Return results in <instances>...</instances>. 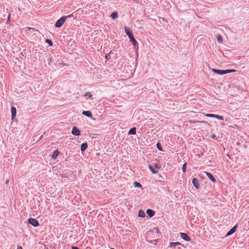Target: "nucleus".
Wrapping results in <instances>:
<instances>
[{"label": "nucleus", "mask_w": 249, "mask_h": 249, "mask_svg": "<svg viewBox=\"0 0 249 249\" xmlns=\"http://www.w3.org/2000/svg\"><path fill=\"white\" fill-rule=\"evenodd\" d=\"M125 34L127 35L130 39V41L132 43L133 46L136 47L138 45V43L133 36V34L131 29L128 27H125L124 28Z\"/></svg>", "instance_id": "f257e3e1"}, {"label": "nucleus", "mask_w": 249, "mask_h": 249, "mask_svg": "<svg viewBox=\"0 0 249 249\" xmlns=\"http://www.w3.org/2000/svg\"><path fill=\"white\" fill-rule=\"evenodd\" d=\"M235 71V70H218L216 69H212L213 72L219 75H224Z\"/></svg>", "instance_id": "f03ea898"}, {"label": "nucleus", "mask_w": 249, "mask_h": 249, "mask_svg": "<svg viewBox=\"0 0 249 249\" xmlns=\"http://www.w3.org/2000/svg\"><path fill=\"white\" fill-rule=\"evenodd\" d=\"M67 19V17H65L64 16H62L61 18H60L59 19H58L55 24L54 26L56 28H60L61 27L65 21H66Z\"/></svg>", "instance_id": "7ed1b4c3"}, {"label": "nucleus", "mask_w": 249, "mask_h": 249, "mask_svg": "<svg viewBox=\"0 0 249 249\" xmlns=\"http://www.w3.org/2000/svg\"><path fill=\"white\" fill-rule=\"evenodd\" d=\"M28 222L29 224L35 227H37L39 225L38 221L36 219L34 218H29L28 219Z\"/></svg>", "instance_id": "20e7f679"}, {"label": "nucleus", "mask_w": 249, "mask_h": 249, "mask_svg": "<svg viewBox=\"0 0 249 249\" xmlns=\"http://www.w3.org/2000/svg\"><path fill=\"white\" fill-rule=\"evenodd\" d=\"M71 133L72 135H73L75 136H78L80 135V134H81L80 131L75 126H74L72 127V129L71 130Z\"/></svg>", "instance_id": "39448f33"}, {"label": "nucleus", "mask_w": 249, "mask_h": 249, "mask_svg": "<svg viewBox=\"0 0 249 249\" xmlns=\"http://www.w3.org/2000/svg\"><path fill=\"white\" fill-rule=\"evenodd\" d=\"M145 238L146 241H147L149 243L153 244L154 245H157L159 241V239H152L151 238H150L148 236H146Z\"/></svg>", "instance_id": "423d86ee"}, {"label": "nucleus", "mask_w": 249, "mask_h": 249, "mask_svg": "<svg viewBox=\"0 0 249 249\" xmlns=\"http://www.w3.org/2000/svg\"><path fill=\"white\" fill-rule=\"evenodd\" d=\"M204 173H205L207 177L211 180V181H212L213 183L216 182L215 178L213 177V176L211 173L206 171H205Z\"/></svg>", "instance_id": "0eeeda50"}, {"label": "nucleus", "mask_w": 249, "mask_h": 249, "mask_svg": "<svg viewBox=\"0 0 249 249\" xmlns=\"http://www.w3.org/2000/svg\"><path fill=\"white\" fill-rule=\"evenodd\" d=\"M11 119L13 120L16 117L17 114V109L15 107H12L11 109Z\"/></svg>", "instance_id": "6e6552de"}, {"label": "nucleus", "mask_w": 249, "mask_h": 249, "mask_svg": "<svg viewBox=\"0 0 249 249\" xmlns=\"http://www.w3.org/2000/svg\"><path fill=\"white\" fill-rule=\"evenodd\" d=\"M192 183L196 189H199L200 186L198 183V180L196 178H193L192 180Z\"/></svg>", "instance_id": "1a4fd4ad"}, {"label": "nucleus", "mask_w": 249, "mask_h": 249, "mask_svg": "<svg viewBox=\"0 0 249 249\" xmlns=\"http://www.w3.org/2000/svg\"><path fill=\"white\" fill-rule=\"evenodd\" d=\"M146 213L150 217H153L155 214V212L150 209H147Z\"/></svg>", "instance_id": "9d476101"}, {"label": "nucleus", "mask_w": 249, "mask_h": 249, "mask_svg": "<svg viewBox=\"0 0 249 249\" xmlns=\"http://www.w3.org/2000/svg\"><path fill=\"white\" fill-rule=\"evenodd\" d=\"M179 245L183 246L179 242H170L169 243V245L168 246V248H174L176 247L177 246H179Z\"/></svg>", "instance_id": "9b49d317"}, {"label": "nucleus", "mask_w": 249, "mask_h": 249, "mask_svg": "<svg viewBox=\"0 0 249 249\" xmlns=\"http://www.w3.org/2000/svg\"><path fill=\"white\" fill-rule=\"evenodd\" d=\"M59 154H60V152L58 150V149L54 150L53 151V154L52 155V158L53 160H55Z\"/></svg>", "instance_id": "f8f14e48"}, {"label": "nucleus", "mask_w": 249, "mask_h": 249, "mask_svg": "<svg viewBox=\"0 0 249 249\" xmlns=\"http://www.w3.org/2000/svg\"><path fill=\"white\" fill-rule=\"evenodd\" d=\"M88 148V143L87 142H84L81 144L80 149L82 152L84 151Z\"/></svg>", "instance_id": "ddd939ff"}, {"label": "nucleus", "mask_w": 249, "mask_h": 249, "mask_svg": "<svg viewBox=\"0 0 249 249\" xmlns=\"http://www.w3.org/2000/svg\"><path fill=\"white\" fill-rule=\"evenodd\" d=\"M136 133V128L134 127L131 128L128 132V135H135Z\"/></svg>", "instance_id": "4468645a"}, {"label": "nucleus", "mask_w": 249, "mask_h": 249, "mask_svg": "<svg viewBox=\"0 0 249 249\" xmlns=\"http://www.w3.org/2000/svg\"><path fill=\"white\" fill-rule=\"evenodd\" d=\"M148 168L151 170L153 174H156L158 173V171L156 170L152 165L149 164Z\"/></svg>", "instance_id": "2eb2a0df"}, {"label": "nucleus", "mask_w": 249, "mask_h": 249, "mask_svg": "<svg viewBox=\"0 0 249 249\" xmlns=\"http://www.w3.org/2000/svg\"><path fill=\"white\" fill-rule=\"evenodd\" d=\"M82 114L89 118L92 117V113L90 111H83Z\"/></svg>", "instance_id": "dca6fc26"}, {"label": "nucleus", "mask_w": 249, "mask_h": 249, "mask_svg": "<svg viewBox=\"0 0 249 249\" xmlns=\"http://www.w3.org/2000/svg\"><path fill=\"white\" fill-rule=\"evenodd\" d=\"M237 227H238L237 224L235 225L229 231H228L226 233H234L235 232Z\"/></svg>", "instance_id": "f3484780"}, {"label": "nucleus", "mask_w": 249, "mask_h": 249, "mask_svg": "<svg viewBox=\"0 0 249 249\" xmlns=\"http://www.w3.org/2000/svg\"><path fill=\"white\" fill-rule=\"evenodd\" d=\"M181 237L186 241H189L190 238L189 237L188 234H180Z\"/></svg>", "instance_id": "a211bd4d"}, {"label": "nucleus", "mask_w": 249, "mask_h": 249, "mask_svg": "<svg viewBox=\"0 0 249 249\" xmlns=\"http://www.w3.org/2000/svg\"><path fill=\"white\" fill-rule=\"evenodd\" d=\"M110 17L113 19L117 18H118V13L117 12H112Z\"/></svg>", "instance_id": "6ab92c4d"}, {"label": "nucleus", "mask_w": 249, "mask_h": 249, "mask_svg": "<svg viewBox=\"0 0 249 249\" xmlns=\"http://www.w3.org/2000/svg\"><path fill=\"white\" fill-rule=\"evenodd\" d=\"M138 216L141 217H144L145 216V213L143 210H140L139 211Z\"/></svg>", "instance_id": "aec40b11"}, {"label": "nucleus", "mask_w": 249, "mask_h": 249, "mask_svg": "<svg viewBox=\"0 0 249 249\" xmlns=\"http://www.w3.org/2000/svg\"><path fill=\"white\" fill-rule=\"evenodd\" d=\"M84 96L86 98V99H92V95L91 92H87L85 94Z\"/></svg>", "instance_id": "412c9836"}, {"label": "nucleus", "mask_w": 249, "mask_h": 249, "mask_svg": "<svg viewBox=\"0 0 249 249\" xmlns=\"http://www.w3.org/2000/svg\"><path fill=\"white\" fill-rule=\"evenodd\" d=\"M216 38H217V41L220 43H222V42H223V38H222V37L221 36L218 35L217 36H216Z\"/></svg>", "instance_id": "4be33fe9"}, {"label": "nucleus", "mask_w": 249, "mask_h": 249, "mask_svg": "<svg viewBox=\"0 0 249 249\" xmlns=\"http://www.w3.org/2000/svg\"><path fill=\"white\" fill-rule=\"evenodd\" d=\"M157 148L160 151H163L164 150H163L162 148V146H161V143L160 142H157Z\"/></svg>", "instance_id": "5701e85b"}, {"label": "nucleus", "mask_w": 249, "mask_h": 249, "mask_svg": "<svg viewBox=\"0 0 249 249\" xmlns=\"http://www.w3.org/2000/svg\"><path fill=\"white\" fill-rule=\"evenodd\" d=\"M150 231H151L154 233L155 232L157 233H159L160 232L159 229L157 227L153 228V229L152 230H150Z\"/></svg>", "instance_id": "b1692460"}, {"label": "nucleus", "mask_w": 249, "mask_h": 249, "mask_svg": "<svg viewBox=\"0 0 249 249\" xmlns=\"http://www.w3.org/2000/svg\"><path fill=\"white\" fill-rule=\"evenodd\" d=\"M45 42L49 44V46H52L53 45V41L50 39H46Z\"/></svg>", "instance_id": "393cba45"}, {"label": "nucleus", "mask_w": 249, "mask_h": 249, "mask_svg": "<svg viewBox=\"0 0 249 249\" xmlns=\"http://www.w3.org/2000/svg\"><path fill=\"white\" fill-rule=\"evenodd\" d=\"M186 166H187V162L184 163L182 166V171L184 173H185L186 171V168H187Z\"/></svg>", "instance_id": "a878e982"}, {"label": "nucleus", "mask_w": 249, "mask_h": 249, "mask_svg": "<svg viewBox=\"0 0 249 249\" xmlns=\"http://www.w3.org/2000/svg\"><path fill=\"white\" fill-rule=\"evenodd\" d=\"M215 116L214 118L218 119V120H224V118H223V117L222 116H220V115H216V114H215Z\"/></svg>", "instance_id": "bb28decb"}, {"label": "nucleus", "mask_w": 249, "mask_h": 249, "mask_svg": "<svg viewBox=\"0 0 249 249\" xmlns=\"http://www.w3.org/2000/svg\"><path fill=\"white\" fill-rule=\"evenodd\" d=\"M134 184L135 187H141L142 186L141 183L136 181L134 183Z\"/></svg>", "instance_id": "cd10ccee"}, {"label": "nucleus", "mask_w": 249, "mask_h": 249, "mask_svg": "<svg viewBox=\"0 0 249 249\" xmlns=\"http://www.w3.org/2000/svg\"><path fill=\"white\" fill-rule=\"evenodd\" d=\"M205 115H206V116H207L208 117H210V118H214V117H215V114H214L208 113V114H206Z\"/></svg>", "instance_id": "c85d7f7f"}, {"label": "nucleus", "mask_w": 249, "mask_h": 249, "mask_svg": "<svg viewBox=\"0 0 249 249\" xmlns=\"http://www.w3.org/2000/svg\"><path fill=\"white\" fill-rule=\"evenodd\" d=\"M28 29L29 30H32L33 31V32H37L38 33H39V31H38V30L35 28H30L29 27L28 28Z\"/></svg>", "instance_id": "c756f323"}, {"label": "nucleus", "mask_w": 249, "mask_h": 249, "mask_svg": "<svg viewBox=\"0 0 249 249\" xmlns=\"http://www.w3.org/2000/svg\"><path fill=\"white\" fill-rule=\"evenodd\" d=\"M154 166L155 168L159 169L160 167L159 166V164L158 163L156 162L154 164Z\"/></svg>", "instance_id": "7c9ffc66"}, {"label": "nucleus", "mask_w": 249, "mask_h": 249, "mask_svg": "<svg viewBox=\"0 0 249 249\" xmlns=\"http://www.w3.org/2000/svg\"><path fill=\"white\" fill-rule=\"evenodd\" d=\"M110 55L109 54H106L105 55V58L107 59H110Z\"/></svg>", "instance_id": "2f4dec72"}, {"label": "nucleus", "mask_w": 249, "mask_h": 249, "mask_svg": "<svg viewBox=\"0 0 249 249\" xmlns=\"http://www.w3.org/2000/svg\"><path fill=\"white\" fill-rule=\"evenodd\" d=\"M65 17H67V18H70L72 17H73V14L68 15V16H64Z\"/></svg>", "instance_id": "473e14b6"}, {"label": "nucleus", "mask_w": 249, "mask_h": 249, "mask_svg": "<svg viewBox=\"0 0 249 249\" xmlns=\"http://www.w3.org/2000/svg\"><path fill=\"white\" fill-rule=\"evenodd\" d=\"M212 138H213V139H216V136H215L214 134H213V135H212Z\"/></svg>", "instance_id": "72a5a7b5"}, {"label": "nucleus", "mask_w": 249, "mask_h": 249, "mask_svg": "<svg viewBox=\"0 0 249 249\" xmlns=\"http://www.w3.org/2000/svg\"><path fill=\"white\" fill-rule=\"evenodd\" d=\"M17 249H22V248L21 246H18V247Z\"/></svg>", "instance_id": "f704fd0d"}, {"label": "nucleus", "mask_w": 249, "mask_h": 249, "mask_svg": "<svg viewBox=\"0 0 249 249\" xmlns=\"http://www.w3.org/2000/svg\"><path fill=\"white\" fill-rule=\"evenodd\" d=\"M230 235L231 234H226L225 237H226L227 236H228V235Z\"/></svg>", "instance_id": "c9c22d12"}, {"label": "nucleus", "mask_w": 249, "mask_h": 249, "mask_svg": "<svg viewBox=\"0 0 249 249\" xmlns=\"http://www.w3.org/2000/svg\"><path fill=\"white\" fill-rule=\"evenodd\" d=\"M202 155V153H201L200 155V154H199V155H198V156H199V157H200Z\"/></svg>", "instance_id": "e433bc0d"}, {"label": "nucleus", "mask_w": 249, "mask_h": 249, "mask_svg": "<svg viewBox=\"0 0 249 249\" xmlns=\"http://www.w3.org/2000/svg\"><path fill=\"white\" fill-rule=\"evenodd\" d=\"M42 137H43V135H41V136L40 137V139H41Z\"/></svg>", "instance_id": "4c0bfd02"}, {"label": "nucleus", "mask_w": 249, "mask_h": 249, "mask_svg": "<svg viewBox=\"0 0 249 249\" xmlns=\"http://www.w3.org/2000/svg\"><path fill=\"white\" fill-rule=\"evenodd\" d=\"M10 15H9L8 18H10Z\"/></svg>", "instance_id": "58836bf2"}, {"label": "nucleus", "mask_w": 249, "mask_h": 249, "mask_svg": "<svg viewBox=\"0 0 249 249\" xmlns=\"http://www.w3.org/2000/svg\"><path fill=\"white\" fill-rule=\"evenodd\" d=\"M179 233L180 234H182V233H184L183 232H180Z\"/></svg>", "instance_id": "ea45409f"}, {"label": "nucleus", "mask_w": 249, "mask_h": 249, "mask_svg": "<svg viewBox=\"0 0 249 249\" xmlns=\"http://www.w3.org/2000/svg\"><path fill=\"white\" fill-rule=\"evenodd\" d=\"M110 249H114V248H110Z\"/></svg>", "instance_id": "a19ab883"}]
</instances>
